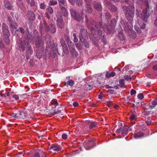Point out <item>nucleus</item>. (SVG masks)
I'll use <instances>...</instances> for the list:
<instances>
[{
	"instance_id": "obj_27",
	"label": "nucleus",
	"mask_w": 157,
	"mask_h": 157,
	"mask_svg": "<svg viewBox=\"0 0 157 157\" xmlns=\"http://www.w3.org/2000/svg\"><path fill=\"white\" fill-rule=\"evenodd\" d=\"M83 88L85 90H90L92 89L91 86L88 83L86 84L83 86Z\"/></svg>"
},
{
	"instance_id": "obj_42",
	"label": "nucleus",
	"mask_w": 157,
	"mask_h": 157,
	"mask_svg": "<svg viewBox=\"0 0 157 157\" xmlns=\"http://www.w3.org/2000/svg\"><path fill=\"white\" fill-rule=\"evenodd\" d=\"M136 112H135L133 114H132L130 116V119L131 121L134 120L136 118Z\"/></svg>"
},
{
	"instance_id": "obj_45",
	"label": "nucleus",
	"mask_w": 157,
	"mask_h": 157,
	"mask_svg": "<svg viewBox=\"0 0 157 157\" xmlns=\"http://www.w3.org/2000/svg\"><path fill=\"white\" fill-rule=\"evenodd\" d=\"M70 51L73 56H77L78 53L76 52L75 49L70 50Z\"/></svg>"
},
{
	"instance_id": "obj_35",
	"label": "nucleus",
	"mask_w": 157,
	"mask_h": 157,
	"mask_svg": "<svg viewBox=\"0 0 157 157\" xmlns=\"http://www.w3.org/2000/svg\"><path fill=\"white\" fill-rule=\"evenodd\" d=\"M108 22V24L109 25L110 24L111 26H113L115 27L116 25V21L115 19H112L110 20V23H109V21Z\"/></svg>"
},
{
	"instance_id": "obj_48",
	"label": "nucleus",
	"mask_w": 157,
	"mask_h": 157,
	"mask_svg": "<svg viewBox=\"0 0 157 157\" xmlns=\"http://www.w3.org/2000/svg\"><path fill=\"white\" fill-rule=\"evenodd\" d=\"M17 4L21 9H22L24 8V5L22 3L20 2L17 3Z\"/></svg>"
},
{
	"instance_id": "obj_32",
	"label": "nucleus",
	"mask_w": 157,
	"mask_h": 157,
	"mask_svg": "<svg viewBox=\"0 0 157 157\" xmlns=\"http://www.w3.org/2000/svg\"><path fill=\"white\" fill-rule=\"evenodd\" d=\"M75 3L76 5L78 6H82L83 4L82 0H75Z\"/></svg>"
},
{
	"instance_id": "obj_50",
	"label": "nucleus",
	"mask_w": 157,
	"mask_h": 157,
	"mask_svg": "<svg viewBox=\"0 0 157 157\" xmlns=\"http://www.w3.org/2000/svg\"><path fill=\"white\" fill-rule=\"evenodd\" d=\"M137 97L139 99H142L144 98V95L142 93L139 94L138 95Z\"/></svg>"
},
{
	"instance_id": "obj_38",
	"label": "nucleus",
	"mask_w": 157,
	"mask_h": 157,
	"mask_svg": "<svg viewBox=\"0 0 157 157\" xmlns=\"http://www.w3.org/2000/svg\"><path fill=\"white\" fill-rule=\"evenodd\" d=\"M68 45L70 50L75 49V46L72 42L71 43V44L70 43Z\"/></svg>"
},
{
	"instance_id": "obj_33",
	"label": "nucleus",
	"mask_w": 157,
	"mask_h": 157,
	"mask_svg": "<svg viewBox=\"0 0 157 157\" xmlns=\"http://www.w3.org/2000/svg\"><path fill=\"white\" fill-rule=\"evenodd\" d=\"M59 6L63 5L66 6V2L65 0H58Z\"/></svg>"
},
{
	"instance_id": "obj_40",
	"label": "nucleus",
	"mask_w": 157,
	"mask_h": 157,
	"mask_svg": "<svg viewBox=\"0 0 157 157\" xmlns=\"http://www.w3.org/2000/svg\"><path fill=\"white\" fill-rule=\"evenodd\" d=\"M47 10H48V13H50L51 14H52L53 12V10L52 8L51 7H49L47 9Z\"/></svg>"
},
{
	"instance_id": "obj_4",
	"label": "nucleus",
	"mask_w": 157,
	"mask_h": 157,
	"mask_svg": "<svg viewBox=\"0 0 157 157\" xmlns=\"http://www.w3.org/2000/svg\"><path fill=\"white\" fill-rule=\"evenodd\" d=\"M26 36L24 38L23 41L21 40H19L18 41V47L20 51H22L23 52L25 50V46H27L29 43V38L28 35L29 34V31L28 29H26Z\"/></svg>"
},
{
	"instance_id": "obj_11",
	"label": "nucleus",
	"mask_w": 157,
	"mask_h": 157,
	"mask_svg": "<svg viewBox=\"0 0 157 157\" xmlns=\"http://www.w3.org/2000/svg\"><path fill=\"white\" fill-rule=\"evenodd\" d=\"M27 16L29 20L34 21L35 19L36 16L35 14L33 11L31 10L28 11Z\"/></svg>"
},
{
	"instance_id": "obj_29",
	"label": "nucleus",
	"mask_w": 157,
	"mask_h": 157,
	"mask_svg": "<svg viewBox=\"0 0 157 157\" xmlns=\"http://www.w3.org/2000/svg\"><path fill=\"white\" fill-rule=\"evenodd\" d=\"M28 3L29 4L31 7H33L35 5L34 0H26Z\"/></svg>"
},
{
	"instance_id": "obj_13",
	"label": "nucleus",
	"mask_w": 157,
	"mask_h": 157,
	"mask_svg": "<svg viewBox=\"0 0 157 157\" xmlns=\"http://www.w3.org/2000/svg\"><path fill=\"white\" fill-rule=\"evenodd\" d=\"M36 37L37 39L35 41V44L37 48H39L44 44V42L40 38L39 36L37 35Z\"/></svg>"
},
{
	"instance_id": "obj_57",
	"label": "nucleus",
	"mask_w": 157,
	"mask_h": 157,
	"mask_svg": "<svg viewBox=\"0 0 157 157\" xmlns=\"http://www.w3.org/2000/svg\"><path fill=\"white\" fill-rule=\"evenodd\" d=\"M20 31L21 33L22 34H24L25 33V31L24 29L22 27H20L19 28Z\"/></svg>"
},
{
	"instance_id": "obj_17",
	"label": "nucleus",
	"mask_w": 157,
	"mask_h": 157,
	"mask_svg": "<svg viewBox=\"0 0 157 157\" xmlns=\"http://www.w3.org/2000/svg\"><path fill=\"white\" fill-rule=\"evenodd\" d=\"M19 114L20 115L19 116V118L24 119L27 116V113L25 110L24 109L19 111Z\"/></svg>"
},
{
	"instance_id": "obj_46",
	"label": "nucleus",
	"mask_w": 157,
	"mask_h": 157,
	"mask_svg": "<svg viewBox=\"0 0 157 157\" xmlns=\"http://www.w3.org/2000/svg\"><path fill=\"white\" fill-rule=\"evenodd\" d=\"M134 29L137 33H141V30L137 26H134Z\"/></svg>"
},
{
	"instance_id": "obj_36",
	"label": "nucleus",
	"mask_w": 157,
	"mask_h": 157,
	"mask_svg": "<svg viewBox=\"0 0 157 157\" xmlns=\"http://www.w3.org/2000/svg\"><path fill=\"white\" fill-rule=\"evenodd\" d=\"M64 37L65 40L67 42L68 44H71L72 43L71 41L70 40V38L67 36L66 35H64Z\"/></svg>"
},
{
	"instance_id": "obj_54",
	"label": "nucleus",
	"mask_w": 157,
	"mask_h": 157,
	"mask_svg": "<svg viewBox=\"0 0 157 157\" xmlns=\"http://www.w3.org/2000/svg\"><path fill=\"white\" fill-rule=\"evenodd\" d=\"M0 47L2 48H4L5 46L4 44L3 43L2 41L0 40Z\"/></svg>"
},
{
	"instance_id": "obj_20",
	"label": "nucleus",
	"mask_w": 157,
	"mask_h": 157,
	"mask_svg": "<svg viewBox=\"0 0 157 157\" xmlns=\"http://www.w3.org/2000/svg\"><path fill=\"white\" fill-rule=\"evenodd\" d=\"M59 6L62 11L64 12L63 16L65 17L67 16L68 15V11L67 9L65 7V6L62 5Z\"/></svg>"
},
{
	"instance_id": "obj_18",
	"label": "nucleus",
	"mask_w": 157,
	"mask_h": 157,
	"mask_svg": "<svg viewBox=\"0 0 157 157\" xmlns=\"http://www.w3.org/2000/svg\"><path fill=\"white\" fill-rule=\"evenodd\" d=\"M27 46V49L26 50V54L28 55H32L33 53V51L32 48L30 45H29L28 44L27 46H25V47Z\"/></svg>"
},
{
	"instance_id": "obj_7",
	"label": "nucleus",
	"mask_w": 157,
	"mask_h": 157,
	"mask_svg": "<svg viewBox=\"0 0 157 157\" xmlns=\"http://www.w3.org/2000/svg\"><path fill=\"white\" fill-rule=\"evenodd\" d=\"M2 33L3 36H7L10 35V33L9 31L8 26L5 23H3L2 25Z\"/></svg>"
},
{
	"instance_id": "obj_49",
	"label": "nucleus",
	"mask_w": 157,
	"mask_h": 157,
	"mask_svg": "<svg viewBox=\"0 0 157 157\" xmlns=\"http://www.w3.org/2000/svg\"><path fill=\"white\" fill-rule=\"evenodd\" d=\"M40 156L38 152H36L33 155V157H40Z\"/></svg>"
},
{
	"instance_id": "obj_52",
	"label": "nucleus",
	"mask_w": 157,
	"mask_h": 157,
	"mask_svg": "<svg viewBox=\"0 0 157 157\" xmlns=\"http://www.w3.org/2000/svg\"><path fill=\"white\" fill-rule=\"evenodd\" d=\"M73 36H74V41L75 42H76L78 41V39L76 37V36L75 34L73 33Z\"/></svg>"
},
{
	"instance_id": "obj_15",
	"label": "nucleus",
	"mask_w": 157,
	"mask_h": 157,
	"mask_svg": "<svg viewBox=\"0 0 157 157\" xmlns=\"http://www.w3.org/2000/svg\"><path fill=\"white\" fill-rule=\"evenodd\" d=\"M56 24L57 26L60 29L63 28L64 27V24L63 22V18L60 17V18H57L56 20Z\"/></svg>"
},
{
	"instance_id": "obj_59",
	"label": "nucleus",
	"mask_w": 157,
	"mask_h": 157,
	"mask_svg": "<svg viewBox=\"0 0 157 157\" xmlns=\"http://www.w3.org/2000/svg\"><path fill=\"white\" fill-rule=\"evenodd\" d=\"M43 23H44V27L46 29L48 27V25H47V24L45 20H44L43 21Z\"/></svg>"
},
{
	"instance_id": "obj_56",
	"label": "nucleus",
	"mask_w": 157,
	"mask_h": 157,
	"mask_svg": "<svg viewBox=\"0 0 157 157\" xmlns=\"http://www.w3.org/2000/svg\"><path fill=\"white\" fill-rule=\"evenodd\" d=\"M105 16L106 17V18L108 19H109V18L110 17V15L109 13L108 12H106L105 13Z\"/></svg>"
},
{
	"instance_id": "obj_31",
	"label": "nucleus",
	"mask_w": 157,
	"mask_h": 157,
	"mask_svg": "<svg viewBox=\"0 0 157 157\" xmlns=\"http://www.w3.org/2000/svg\"><path fill=\"white\" fill-rule=\"evenodd\" d=\"M118 36L121 40H124L125 37L121 32L119 33Z\"/></svg>"
},
{
	"instance_id": "obj_53",
	"label": "nucleus",
	"mask_w": 157,
	"mask_h": 157,
	"mask_svg": "<svg viewBox=\"0 0 157 157\" xmlns=\"http://www.w3.org/2000/svg\"><path fill=\"white\" fill-rule=\"evenodd\" d=\"M85 3V5L88 4H91L90 3L91 2V0H84Z\"/></svg>"
},
{
	"instance_id": "obj_44",
	"label": "nucleus",
	"mask_w": 157,
	"mask_h": 157,
	"mask_svg": "<svg viewBox=\"0 0 157 157\" xmlns=\"http://www.w3.org/2000/svg\"><path fill=\"white\" fill-rule=\"evenodd\" d=\"M52 104L54 105L55 106L58 105V103L57 102V101L55 99H53L51 101Z\"/></svg>"
},
{
	"instance_id": "obj_10",
	"label": "nucleus",
	"mask_w": 157,
	"mask_h": 157,
	"mask_svg": "<svg viewBox=\"0 0 157 157\" xmlns=\"http://www.w3.org/2000/svg\"><path fill=\"white\" fill-rule=\"evenodd\" d=\"M92 3L94 8L98 11L100 12L101 11L102 6L100 3L96 1H94Z\"/></svg>"
},
{
	"instance_id": "obj_2",
	"label": "nucleus",
	"mask_w": 157,
	"mask_h": 157,
	"mask_svg": "<svg viewBox=\"0 0 157 157\" xmlns=\"http://www.w3.org/2000/svg\"><path fill=\"white\" fill-rule=\"evenodd\" d=\"M134 7L132 6L126 7L125 16L126 19L130 22V23L126 22L122 25L125 31L133 39L135 38L136 37L135 32L132 29L133 25L132 23L133 21V17L134 15Z\"/></svg>"
},
{
	"instance_id": "obj_9",
	"label": "nucleus",
	"mask_w": 157,
	"mask_h": 157,
	"mask_svg": "<svg viewBox=\"0 0 157 157\" xmlns=\"http://www.w3.org/2000/svg\"><path fill=\"white\" fill-rule=\"evenodd\" d=\"M106 6L112 12H115L117 10V8L113 4L109 2L106 1L105 2Z\"/></svg>"
},
{
	"instance_id": "obj_63",
	"label": "nucleus",
	"mask_w": 157,
	"mask_h": 157,
	"mask_svg": "<svg viewBox=\"0 0 157 157\" xmlns=\"http://www.w3.org/2000/svg\"><path fill=\"white\" fill-rule=\"evenodd\" d=\"M140 26L141 29H143L145 28L146 25L145 24L143 23L142 24H141Z\"/></svg>"
},
{
	"instance_id": "obj_43",
	"label": "nucleus",
	"mask_w": 157,
	"mask_h": 157,
	"mask_svg": "<svg viewBox=\"0 0 157 157\" xmlns=\"http://www.w3.org/2000/svg\"><path fill=\"white\" fill-rule=\"evenodd\" d=\"M57 4L56 0L50 1L49 2V5L52 6L56 5Z\"/></svg>"
},
{
	"instance_id": "obj_12",
	"label": "nucleus",
	"mask_w": 157,
	"mask_h": 157,
	"mask_svg": "<svg viewBox=\"0 0 157 157\" xmlns=\"http://www.w3.org/2000/svg\"><path fill=\"white\" fill-rule=\"evenodd\" d=\"M45 29L47 31H49L51 33H54L56 32V28L54 24H51Z\"/></svg>"
},
{
	"instance_id": "obj_60",
	"label": "nucleus",
	"mask_w": 157,
	"mask_h": 157,
	"mask_svg": "<svg viewBox=\"0 0 157 157\" xmlns=\"http://www.w3.org/2000/svg\"><path fill=\"white\" fill-rule=\"evenodd\" d=\"M104 96V94L102 93H101L98 95V98L100 99H102Z\"/></svg>"
},
{
	"instance_id": "obj_41",
	"label": "nucleus",
	"mask_w": 157,
	"mask_h": 157,
	"mask_svg": "<svg viewBox=\"0 0 157 157\" xmlns=\"http://www.w3.org/2000/svg\"><path fill=\"white\" fill-rule=\"evenodd\" d=\"M7 21H8V25H9L11 23H12L15 21H14L13 20V19L11 17H8Z\"/></svg>"
},
{
	"instance_id": "obj_22",
	"label": "nucleus",
	"mask_w": 157,
	"mask_h": 157,
	"mask_svg": "<svg viewBox=\"0 0 157 157\" xmlns=\"http://www.w3.org/2000/svg\"><path fill=\"white\" fill-rule=\"evenodd\" d=\"M152 105L149 106L150 108L153 109L157 105V98H156L152 101L151 102Z\"/></svg>"
},
{
	"instance_id": "obj_6",
	"label": "nucleus",
	"mask_w": 157,
	"mask_h": 157,
	"mask_svg": "<svg viewBox=\"0 0 157 157\" xmlns=\"http://www.w3.org/2000/svg\"><path fill=\"white\" fill-rule=\"evenodd\" d=\"M83 146L86 149L89 150L96 145L95 142L92 140H90L85 141L83 143Z\"/></svg>"
},
{
	"instance_id": "obj_21",
	"label": "nucleus",
	"mask_w": 157,
	"mask_h": 157,
	"mask_svg": "<svg viewBox=\"0 0 157 157\" xmlns=\"http://www.w3.org/2000/svg\"><path fill=\"white\" fill-rule=\"evenodd\" d=\"M144 134L142 132L136 133L134 134V137L135 139H138L143 137Z\"/></svg>"
},
{
	"instance_id": "obj_51",
	"label": "nucleus",
	"mask_w": 157,
	"mask_h": 157,
	"mask_svg": "<svg viewBox=\"0 0 157 157\" xmlns=\"http://www.w3.org/2000/svg\"><path fill=\"white\" fill-rule=\"evenodd\" d=\"M36 56L38 58L40 59L42 57V54L41 53L39 52L38 51H37L36 52Z\"/></svg>"
},
{
	"instance_id": "obj_39",
	"label": "nucleus",
	"mask_w": 157,
	"mask_h": 157,
	"mask_svg": "<svg viewBox=\"0 0 157 157\" xmlns=\"http://www.w3.org/2000/svg\"><path fill=\"white\" fill-rule=\"evenodd\" d=\"M121 127H122V123H121ZM121 128V127L117 129L116 131V133L117 134L118 136H119L120 133H121V132H122V128Z\"/></svg>"
},
{
	"instance_id": "obj_1",
	"label": "nucleus",
	"mask_w": 157,
	"mask_h": 157,
	"mask_svg": "<svg viewBox=\"0 0 157 157\" xmlns=\"http://www.w3.org/2000/svg\"><path fill=\"white\" fill-rule=\"evenodd\" d=\"M85 22L88 27L90 28L91 33L95 39L97 41H99L101 39V41L104 44H106L107 43L106 38L104 35L102 36V33L100 29V28H102L104 30H105L104 26L102 25V22H95L93 19L88 17L86 15H85Z\"/></svg>"
},
{
	"instance_id": "obj_25",
	"label": "nucleus",
	"mask_w": 157,
	"mask_h": 157,
	"mask_svg": "<svg viewBox=\"0 0 157 157\" xmlns=\"http://www.w3.org/2000/svg\"><path fill=\"white\" fill-rule=\"evenodd\" d=\"M98 123L96 122H94L93 123L90 122V121L88 122V124L89 125V128L91 129L93 128L94 127L97 125Z\"/></svg>"
},
{
	"instance_id": "obj_24",
	"label": "nucleus",
	"mask_w": 157,
	"mask_h": 157,
	"mask_svg": "<svg viewBox=\"0 0 157 157\" xmlns=\"http://www.w3.org/2000/svg\"><path fill=\"white\" fill-rule=\"evenodd\" d=\"M10 35L7 36H4V41L6 44L8 45L10 44V40L9 39V37Z\"/></svg>"
},
{
	"instance_id": "obj_8",
	"label": "nucleus",
	"mask_w": 157,
	"mask_h": 157,
	"mask_svg": "<svg viewBox=\"0 0 157 157\" xmlns=\"http://www.w3.org/2000/svg\"><path fill=\"white\" fill-rule=\"evenodd\" d=\"M86 8L84 7L82 8V11L81 12V14L82 15L83 14V11L87 13H91L93 12V9L91 4H88L85 5Z\"/></svg>"
},
{
	"instance_id": "obj_58",
	"label": "nucleus",
	"mask_w": 157,
	"mask_h": 157,
	"mask_svg": "<svg viewBox=\"0 0 157 157\" xmlns=\"http://www.w3.org/2000/svg\"><path fill=\"white\" fill-rule=\"evenodd\" d=\"M10 115L11 116V117L16 118V116H17L16 114H15V113H12L10 114Z\"/></svg>"
},
{
	"instance_id": "obj_19",
	"label": "nucleus",
	"mask_w": 157,
	"mask_h": 157,
	"mask_svg": "<svg viewBox=\"0 0 157 157\" xmlns=\"http://www.w3.org/2000/svg\"><path fill=\"white\" fill-rule=\"evenodd\" d=\"M61 148L60 146L56 144H53L50 147L51 149L55 151H60L61 150Z\"/></svg>"
},
{
	"instance_id": "obj_55",
	"label": "nucleus",
	"mask_w": 157,
	"mask_h": 157,
	"mask_svg": "<svg viewBox=\"0 0 157 157\" xmlns=\"http://www.w3.org/2000/svg\"><path fill=\"white\" fill-rule=\"evenodd\" d=\"M67 136L65 133L63 134L62 136V138L64 140H66L67 139Z\"/></svg>"
},
{
	"instance_id": "obj_61",
	"label": "nucleus",
	"mask_w": 157,
	"mask_h": 157,
	"mask_svg": "<svg viewBox=\"0 0 157 157\" xmlns=\"http://www.w3.org/2000/svg\"><path fill=\"white\" fill-rule=\"evenodd\" d=\"M131 95H132L133 94H136V91L134 90V89H132L131 90Z\"/></svg>"
},
{
	"instance_id": "obj_64",
	"label": "nucleus",
	"mask_w": 157,
	"mask_h": 157,
	"mask_svg": "<svg viewBox=\"0 0 157 157\" xmlns=\"http://www.w3.org/2000/svg\"><path fill=\"white\" fill-rule=\"evenodd\" d=\"M153 69L155 71H157V64H155L152 67Z\"/></svg>"
},
{
	"instance_id": "obj_14",
	"label": "nucleus",
	"mask_w": 157,
	"mask_h": 157,
	"mask_svg": "<svg viewBox=\"0 0 157 157\" xmlns=\"http://www.w3.org/2000/svg\"><path fill=\"white\" fill-rule=\"evenodd\" d=\"M147 9H144L143 10L142 13H141L140 17L142 19L145 21H147V18L148 17V16L147 14Z\"/></svg>"
},
{
	"instance_id": "obj_26",
	"label": "nucleus",
	"mask_w": 157,
	"mask_h": 157,
	"mask_svg": "<svg viewBox=\"0 0 157 157\" xmlns=\"http://www.w3.org/2000/svg\"><path fill=\"white\" fill-rule=\"evenodd\" d=\"M9 25L10 29L13 30L17 28V24L15 21Z\"/></svg>"
},
{
	"instance_id": "obj_3",
	"label": "nucleus",
	"mask_w": 157,
	"mask_h": 157,
	"mask_svg": "<svg viewBox=\"0 0 157 157\" xmlns=\"http://www.w3.org/2000/svg\"><path fill=\"white\" fill-rule=\"evenodd\" d=\"M78 25L80 32L79 34V40L86 48H89V44L86 39L87 36V31L85 29L84 27L82 25L80 24Z\"/></svg>"
},
{
	"instance_id": "obj_30",
	"label": "nucleus",
	"mask_w": 157,
	"mask_h": 157,
	"mask_svg": "<svg viewBox=\"0 0 157 157\" xmlns=\"http://www.w3.org/2000/svg\"><path fill=\"white\" fill-rule=\"evenodd\" d=\"M124 82V79H121L119 80L120 85H119V86L121 88L123 87L124 86L125 84Z\"/></svg>"
},
{
	"instance_id": "obj_37",
	"label": "nucleus",
	"mask_w": 157,
	"mask_h": 157,
	"mask_svg": "<svg viewBox=\"0 0 157 157\" xmlns=\"http://www.w3.org/2000/svg\"><path fill=\"white\" fill-rule=\"evenodd\" d=\"M40 8L41 9L44 10L46 8V5L44 2H41L40 5Z\"/></svg>"
},
{
	"instance_id": "obj_5",
	"label": "nucleus",
	"mask_w": 157,
	"mask_h": 157,
	"mask_svg": "<svg viewBox=\"0 0 157 157\" xmlns=\"http://www.w3.org/2000/svg\"><path fill=\"white\" fill-rule=\"evenodd\" d=\"M70 11L71 17L74 19L79 22H80L81 21H83V18H81L79 12L77 11L76 10L73 8H71L70 9Z\"/></svg>"
},
{
	"instance_id": "obj_47",
	"label": "nucleus",
	"mask_w": 157,
	"mask_h": 157,
	"mask_svg": "<svg viewBox=\"0 0 157 157\" xmlns=\"http://www.w3.org/2000/svg\"><path fill=\"white\" fill-rule=\"evenodd\" d=\"M124 79L127 81L130 80L131 79V77L129 75H126L124 76Z\"/></svg>"
},
{
	"instance_id": "obj_23",
	"label": "nucleus",
	"mask_w": 157,
	"mask_h": 157,
	"mask_svg": "<svg viewBox=\"0 0 157 157\" xmlns=\"http://www.w3.org/2000/svg\"><path fill=\"white\" fill-rule=\"evenodd\" d=\"M122 128V132L121 133V135L122 136H124L127 134L128 133V130L127 127L125 126Z\"/></svg>"
},
{
	"instance_id": "obj_62",
	"label": "nucleus",
	"mask_w": 157,
	"mask_h": 157,
	"mask_svg": "<svg viewBox=\"0 0 157 157\" xmlns=\"http://www.w3.org/2000/svg\"><path fill=\"white\" fill-rule=\"evenodd\" d=\"M61 113V111L58 110L57 111H55L52 113V114L54 115H55L58 114L60 113Z\"/></svg>"
},
{
	"instance_id": "obj_34",
	"label": "nucleus",
	"mask_w": 157,
	"mask_h": 157,
	"mask_svg": "<svg viewBox=\"0 0 157 157\" xmlns=\"http://www.w3.org/2000/svg\"><path fill=\"white\" fill-rule=\"evenodd\" d=\"M4 4L6 7L8 8L9 9H11V7L10 6V2L9 1H5L4 2Z\"/></svg>"
},
{
	"instance_id": "obj_16",
	"label": "nucleus",
	"mask_w": 157,
	"mask_h": 157,
	"mask_svg": "<svg viewBox=\"0 0 157 157\" xmlns=\"http://www.w3.org/2000/svg\"><path fill=\"white\" fill-rule=\"evenodd\" d=\"M114 26H111L110 24H107L106 32L107 34L113 33L114 31Z\"/></svg>"
},
{
	"instance_id": "obj_28",
	"label": "nucleus",
	"mask_w": 157,
	"mask_h": 157,
	"mask_svg": "<svg viewBox=\"0 0 157 157\" xmlns=\"http://www.w3.org/2000/svg\"><path fill=\"white\" fill-rule=\"evenodd\" d=\"M65 85L66 86L69 85L71 86H73L74 84V82L73 81L70 80H69L67 82L65 83Z\"/></svg>"
}]
</instances>
